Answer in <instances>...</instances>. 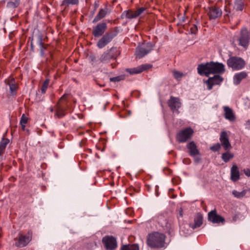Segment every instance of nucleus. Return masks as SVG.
<instances>
[{
    "mask_svg": "<svg viewBox=\"0 0 250 250\" xmlns=\"http://www.w3.org/2000/svg\"><path fill=\"white\" fill-rule=\"evenodd\" d=\"M166 236L158 232L150 233L147 237V244L151 248L161 249L165 247Z\"/></svg>",
    "mask_w": 250,
    "mask_h": 250,
    "instance_id": "obj_1",
    "label": "nucleus"
},
{
    "mask_svg": "<svg viewBox=\"0 0 250 250\" xmlns=\"http://www.w3.org/2000/svg\"><path fill=\"white\" fill-rule=\"evenodd\" d=\"M225 11L227 12L228 13L226 14H225L224 16V18L225 22H228L229 21V13H230L229 11L228 12V10L227 9V7L225 8Z\"/></svg>",
    "mask_w": 250,
    "mask_h": 250,
    "instance_id": "obj_42",
    "label": "nucleus"
},
{
    "mask_svg": "<svg viewBox=\"0 0 250 250\" xmlns=\"http://www.w3.org/2000/svg\"><path fill=\"white\" fill-rule=\"evenodd\" d=\"M136 18V16L135 14V11L134 12L130 9L124 11L121 16V18L122 19H124L125 18L132 19Z\"/></svg>",
    "mask_w": 250,
    "mask_h": 250,
    "instance_id": "obj_25",
    "label": "nucleus"
},
{
    "mask_svg": "<svg viewBox=\"0 0 250 250\" xmlns=\"http://www.w3.org/2000/svg\"><path fill=\"white\" fill-rule=\"evenodd\" d=\"M152 67V65L148 64H145L141 65L137 67L133 68L126 69V72L129 73L130 74H139L143 71L146 70Z\"/></svg>",
    "mask_w": 250,
    "mask_h": 250,
    "instance_id": "obj_20",
    "label": "nucleus"
},
{
    "mask_svg": "<svg viewBox=\"0 0 250 250\" xmlns=\"http://www.w3.org/2000/svg\"><path fill=\"white\" fill-rule=\"evenodd\" d=\"M146 10V8L145 7H140L138 8L135 11V14L136 16V18L139 16L141 14H142L145 10Z\"/></svg>",
    "mask_w": 250,
    "mask_h": 250,
    "instance_id": "obj_37",
    "label": "nucleus"
},
{
    "mask_svg": "<svg viewBox=\"0 0 250 250\" xmlns=\"http://www.w3.org/2000/svg\"><path fill=\"white\" fill-rule=\"evenodd\" d=\"M234 157V155L229 152V150L226 151L222 154L221 158L225 162H228L230 160Z\"/></svg>",
    "mask_w": 250,
    "mask_h": 250,
    "instance_id": "obj_29",
    "label": "nucleus"
},
{
    "mask_svg": "<svg viewBox=\"0 0 250 250\" xmlns=\"http://www.w3.org/2000/svg\"><path fill=\"white\" fill-rule=\"evenodd\" d=\"M221 146H222L220 145V144L219 143H217L214 144V145H213L212 146H210V149L213 152L218 151L221 149Z\"/></svg>",
    "mask_w": 250,
    "mask_h": 250,
    "instance_id": "obj_36",
    "label": "nucleus"
},
{
    "mask_svg": "<svg viewBox=\"0 0 250 250\" xmlns=\"http://www.w3.org/2000/svg\"><path fill=\"white\" fill-rule=\"evenodd\" d=\"M244 172L246 175H247L248 177H250V168H247L246 169H244Z\"/></svg>",
    "mask_w": 250,
    "mask_h": 250,
    "instance_id": "obj_43",
    "label": "nucleus"
},
{
    "mask_svg": "<svg viewBox=\"0 0 250 250\" xmlns=\"http://www.w3.org/2000/svg\"><path fill=\"white\" fill-rule=\"evenodd\" d=\"M233 195L237 198H241L244 197L246 194L245 190H243L241 192H239L236 190H233L232 191Z\"/></svg>",
    "mask_w": 250,
    "mask_h": 250,
    "instance_id": "obj_35",
    "label": "nucleus"
},
{
    "mask_svg": "<svg viewBox=\"0 0 250 250\" xmlns=\"http://www.w3.org/2000/svg\"><path fill=\"white\" fill-rule=\"evenodd\" d=\"M9 142V139L6 138H2L0 143V156H1L3 154L6 146Z\"/></svg>",
    "mask_w": 250,
    "mask_h": 250,
    "instance_id": "obj_30",
    "label": "nucleus"
},
{
    "mask_svg": "<svg viewBox=\"0 0 250 250\" xmlns=\"http://www.w3.org/2000/svg\"><path fill=\"white\" fill-rule=\"evenodd\" d=\"M207 15L209 20H215L220 18L222 14V10L217 5H212L208 8Z\"/></svg>",
    "mask_w": 250,
    "mask_h": 250,
    "instance_id": "obj_11",
    "label": "nucleus"
},
{
    "mask_svg": "<svg viewBox=\"0 0 250 250\" xmlns=\"http://www.w3.org/2000/svg\"><path fill=\"white\" fill-rule=\"evenodd\" d=\"M28 118L26 117L25 114H23L21 116L20 124L26 125L27 123Z\"/></svg>",
    "mask_w": 250,
    "mask_h": 250,
    "instance_id": "obj_39",
    "label": "nucleus"
},
{
    "mask_svg": "<svg viewBox=\"0 0 250 250\" xmlns=\"http://www.w3.org/2000/svg\"><path fill=\"white\" fill-rule=\"evenodd\" d=\"M31 48H33V43H32V41H31Z\"/></svg>",
    "mask_w": 250,
    "mask_h": 250,
    "instance_id": "obj_47",
    "label": "nucleus"
},
{
    "mask_svg": "<svg viewBox=\"0 0 250 250\" xmlns=\"http://www.w3.org/2000/svg\"><path fill=\"white\" fill-rule=\"evenodd\" d=\"M119 32V27L116 26L110 29L97 42V45L99 48H103L108 44Z\"/></svg>",
    "mask_w": 250,
    "mask_h": 250,
    "instance_id": "obj_2",
    "label": "nucleus"
},
{
    "mask_svg": "<svg viewBox=\"0 0 250 250\" xmlns=\"http://www.w3.org/2000/svg\"><path fill=\"white\" fill-rule=\"evenodd\" d=\"M244 3L243 0H236L234 4V8L236 11H242Z\"/></svg>",
    "mask_w": 250,
    "mask_h": 250,
    "instance_id": "obj_33",
    "label": "nucleus"
},
{
    "mask_svg": "<svg viewBox=\"0 0 250 250\" xmlns=\"http://www.w3.org/2000/svg\"><path fill=\"white\" fill-rule=\"evenodd\" d=\"M248 76L247 72L242 71L239 73H236L233 77V83L235 85L239 84L241 81L245 79Z\"/></svg>",
    "mask_w": 250,
    "mask_h": 250,
    "instance_id": "obj_24",
    "label": "nucleus"
},
{
    "mask_svg": "<svg viewBox=\"0 0 250 250\" xmlns=\"http://www.w3.org/2000/svg\"><path fill=\"white\" fill-rule=\"evenodd\" d=\"M107 28V26L105 22L99 23L93 28L92 34L94 37H99L105 32Z\"/></svg>",
    "mask_w": 250,
    "mask_h": 250,
    "instance_id": "obj_16",
    "label": "nucleus"
},
{
    "mask_svg": "<svg viewBox=\"0 0 250 250\" xmlns=\"http://www.w3.org/2000/svg\"><path fill=\"white\" fill-rule=\"evenodd\" d=\"M21 3V0H9L7 3V7L9 9H15L17 8Z\"/></svg>",
    "mask_w": 250,
    "mask_h": 250,
    "instance_id": "obj_27",
    "label": "nucleus"
},
{
    "mask_svg": "<svg viewBox=\"0 0 250 250\" xmlns=\"http://www.w3.org/2000/svg\"><path fill=\"white\" fill-rule=\"evenodd\" d=\"M173 75L175 79H178L179 78H181L183 76V73L177 71H173Z\"/></svg>",
    "mask_w": 250,
    "mask_h": 250,
    "instance_id": "obj_40",
    "label": "nucleus"
},
{
    "mask_svg": "<svg viewBox=\"0 0 250 250\" xmlns=\"http://www.w3.org/2000/svg\"><path fill=\"white\" fill-rule=\"evenodd\" d=\"M211 74H223L225 71V65L219 62H210Z\"/></svg>",
    "mask_w": 250,
    "mask_h": 250,
    "instance_id": "obj_17",
    "label": "nucleus"
},
{
    "mask_svg": "<svg viewBox=\"0 0 250 250\" xmlns=\"http://www.w3.org/2000/svg\"><path fill=\"white\" fill-rule=\"evenodd\" d=\"M190 31L191 34H195L198 31L197 26L193 24L190 28Z\"/></svg>",
    "mask_w": 250,
    "mask_h": 250,
    "instance_id": "obj_41",
    "label": "nucleus"
},
{
    "mask_svg": "<svg viewBox=\"0 0 250 250\" xmlns=\"http://www.w3.org/2000/svg\"><path fill=\"white\" fill-rule=\"evenodd\" d=\"M167 104L170 110L173 112L179 113V108L181 106L180 99L178 97L171 96L167 101Z\"/></svg>",
    "mask_w": 250,
    "mask_h": 250,
    "instance_id": "obj_12",
    "label": "nucleus"
},
{
    "mask_svg": "<svg viewBox=\"0 0 250 250\" xmlns=\"http://www.w3.org/2000/svg\"><path fill=\"white\" fill-rule=\"evenodd\" d=\"M32 231L28 230L25 235H23L21 232L19 233V238H14L16 241L15 245L18 248H22L26 246L32 239Z\"/></svg>",
    "mask_w": 250,
    "mask_h": 250,
    "instance_id": "obj_6",
    "label": "nucleus"
},
{
    "mask_svg": "<svg viewBox=\"0 0 250 250\" xmlns=\"http://www.w3.org/2000/svg\"><path fill=\"white\" fill-rule=\"evenodd\" d=\"M5 82L9 86L10 90L11 92H13L17 90V87L15 84V81L13 78H9L8 80H6Z\"/></svg>",
    "mask_w": 250,
    "mask_h": 250,
    "instance_id": "obj_28",
    "label": "nucleus"
},
{
    "mask_svg": "<svg viewBox=\"0 0 250 250\" xmlns=\"http://www.w3.org/2000/svg\"><path fill=\"white\" fill-rule=\"evenodd\" d=\"M197 69L198 73L201 76L208 77L211 74L210 62L199 64L198 65Z\"/></svg>",
    "mask_w": 250,
    "mask_h": 250,
    "instance_id": "obj_15",
    "label": "nucleus"
},
{
    "mask_svg": "<svg viewBox=\"0 0 250 250\" xmlns=\"http://www.w3.org/2000/svg\"><path fill=\"white\" fill-rule=\"evenodd\" d=\"M120 50L116 47H111L110 49L104 52L100 56L99 61L100 62L107 63L111 61L116 60L120 55Z\"/></svg>",
    "mask_w": 250,
    "mask_h": 250,
    "instance_id": "obj_3",
    "label": "nucleus"
},
{
    "mask_svg": "<svg viewBox=\"0 0 250 250\" xmlns=\"http://www.w3.org/2000/svg\"><path fill=\"white\" fill-rule=\"evenodd\" d=\"M201 160V158H196L194 160V161L196 162V163H199Z\"/></svg>",
    "mask_w": 250,
    "mask_h": 250,
    "instance_id": "obj_46",
    "label": "nucleus"
},
{
    "mask_svg": "<svg viewBox=\"0 0 250 250\" xmlns=\"http://www.w3.org/2000/svg\"><path fill=\"white\" fill-rule=\"evenodd\" d=\"M231 179L232 181H236L240 179V173L238 167L233 165L230 170Z\"/></svg>",
    "mask_w": 250,
    "mask_h": 250,
    "instance_id": "obj_23",
    "label": "nucleus"
},
{
    "mask_svg": "<svg viewBox=\"0 0 250 250\" xmlns=\"http://www.w3.org/2000/svg\"><path fill=\"white\" fill-rule=\"evenodd\" d=\"M218 1H221V0H217Z\"/></svg>",
    "mask_w": 250,
    "mask_h": 250,
    "instance_id": "obj_50",
    "label": "nucleus"
},
{
    "mask_svg": "<svg viewBox=\"0 0 250 250\" xmlns=\"http://www.w3.org/2000/svg\"><path fill=\"white\" fill-rule=\"evenodd\" d=\"M223 78L218 75H215L213 77H209L206 81L208 89L211 90L214 85H219L223 81Z\"/></svg>",
    "mask_w": 250,
    "mask_h": 250,
    "instance_id": "obj_18",
    "label": "nucleus"
},
{
    "mask_svg": "<svg viewBox=\"0 0 250 250\" xmlns=\"http://www.w3.org/2000/svg\"><path fill=\"white\" fill-rule=\"evenodd\" d=\"M153 45L151 42L143 43L138 46L136 49V57L141 59L145 55L149 53L153 49Z\"/></svg>",
    "mask_w": 250,
    "mask_h": 250,
    "instance_id": "obj_8",
    "label": "nucleus"
},
{
    "mask_svg": "<svg viewBox=\"0 0 250 250\" xmlns=\"http://www.w3.org/2000/svg\"><path fill=\"white\" fill-rule=\"evenodd\" d=\"M107 8L101 9L99 11L94 20H93V23H96L99 21L103 18H104L107 14Z\"/></svg>",
    "mask_w": 250,
    "mask_h": 250,
    "instance_id": "obj_26",
    "label": "nucleus"
},
{
    "mask_svg": "<svg viewBox=\"0 0 250 250\" xmlns=\"http://www.w3.org/2000/svg\"><path fill=\"white\" fill-rule=\"evenodd\" d=\"M203 217L201 213H197L195 216L194 223L190 224L189 226L192 229L199 228L203 224Z\"/></svg>",
    "mask_w": 250,
    "mask_h": 250,
    "instance_id": "obj_22",
    "label": "nucleus"
},
{
    "mask_svg": "<svg viewBox=\"0 0 250 250\" xmlns=\"http://www.w3.org/2000/svg\"><path fill=\"white\" fill-rule=\"evenodd\" d=\"M123 79V76H118L115 77H112L110 78V81L111 82H119Z\"/></svg>",
    "mask_w": 250,
    "mask_h": 250,
    "instance_id": "obj_38",
    "label": "nucleus"
},
{
    "mask_svg": "<svg viewBox=\"0 0 250 250\" xmlns=\"http://www.w3.org/2000/svg\"><path fill=\"white\" fill-rule=\"evenodd\" d=\"M116 2V0H114L113 1V3H114V2Z\"/></svg>",
    "mask_w": 250,
    "mask_h": 250,
    "instance_id": "obj_49",
    "label": "nucleus"
},
{
    "mask_svg": "<svg viewBox=\"0 0 250 250\" xmlns=\"http://www.w3.org/2000/svg\"><path fill=\"white\" fill-rule=\"evenodd\" d=\"M239 45L247 48L250 41V31L246 27H243L240 31V36L238 39Z\"/></svg>",
    "mask_w": 250,
    "mask_h": 250,
    "instance_id": "obj_9",
    "label": "nucleus"
},
{
    "mask_svg": "<svg viewBox=\"0 0 250 250\" xmlns=\"http://www.w3.org/2000/svg\"><path fill=\"white\" fill-rule=\"evenodd\" d=\"M21 126V128H22V130L23 131H26L28 133V134H29V131L28 129H25V125H23V124H20Z\"/></svg>",
    "mask_w": 250,
    "mask_h": 250,
    "instance_id": "obj_44",
    "label": "nucleus"
},
{
    "mask_svg": "<svg viewBox=\"0 0 250 250\" xmlns=\"http://www.w3.org/2000/svg\"><path fill=\"white\" fill-rule=\"evenodd\" d=\"M50 82V80L48 79H46L42 83V85L41 87V93L42 94H44L46 91V89L48 87Z\"/></svg>",
    "mask_w": 250,
    "mask_h": 250,
    "instance_id": "obj_34",
    "label": "nucleus"
},
{
    "mask_svg": "<svg viewBox=\"0 0 250 250\" xmlns=\"http://www.w3.org/2000/svg\"><path fill=\"white\" fill-rule=\"evenodd\" d=\"M186 147L190 156L195 157V156L200 155L197 146L194 141H192L188 143L186 145Z\"/></svg>",
    "mask_w": 250,
    "mask_h": 250,
    "instance_id": "obj_19",
    "label": "nucleus"
},
{
    "mask_svg": "<svg viewBox=\"0 0 250 250\" xmlns=\"http://www.w3.org/2000/svg\"><path fill=\"white\" fill-rule=\"evenodd\" d=\"M79 3V0H63L62 3V6H65V7L68 6L69 5H78Z\"/></svg>",
    "mask_w": 250,
    "mask_h": 250,
    "instance_id": "obj_32",
    "label": "nucleus"
},
{
    "mask_svg": "<svg viewBox=\"0 0 250 250\" xmlns=\"http://www.w3.org/2000/svg\"><path fill=\"white\" fill-rule=\"evenodd\" d=\"M102 242L106 250H114L117 247L116 239L113 236L106 235L102 239Z\"/></svg>",
    "mask_w": 250,
    "mask_h": 250,
    "instance_id": "obj_10",
    "label": "nucleus"
},
{
    "mask_svg": "<svg viewBox=\"0 0 250 250\" xmlns=\"http://www.w3.org/2000/svg\"><path fill=\"white\" fill-rule=\"evenodd\" d=\"M219 140L220 145L225 150H230L231 149L232 146L229 141V135L226 131H223L221 132Z\"/></svg>",
    "mask_w": 250,
    "mask_h": 250,
    "instance_id": "obj_13",
    "label": "nucleus"
},
{
    "mask_svg": "<svg viewBox=\"0 0 250 250\" xmlns=\"http://www.w3.org/2000/svg\"><path fill=\"white\" fill-rule=\"evenodd\" d=\"M50 111L52 112L53 111V109L52 108H50Z\"/></svg>",
    "mask_w": 250,
    "mask_h": 250,
    "instance_id": "obj_48",
    "label": "nucleus"
},
{
    "mask_svg": "<svg viewBox=\"0 0 250 250\" xmlns=\"http://www.w3.org/2000/svg\"><path fill=\"white\" fill-rule=\"evenodd\" d=\"M208 221L213 224H219L220 223L224 224L225 222V218L218 214L215 209L208 213Z\"/></svg>",
    "mask_w": 250,
    "mask_h": 250,
    "instance_id": "obj_14",
    "label": "nucleus"
},
{
    "mask_svg": "<svg viewBox=\"0 0 250 250\" xmlns=\"http://www.w3.org/2000/svg\"><path fill=\"white\" fill-rule=\"evenodd\" d=\"M90 58L91 59V62H94L96 60V58L95 56H90Z\"/></svg>",
    "mask_w": 250,
    "mask_h": 250,
    "instance_id": "obj_45",
    "label": "nucleus"
},
{
    "mask_svg": "<svg viewBox=\"0 0 250 250\" xmlns=\"http://www.w3.org/2000/svg\"><path fill=\"white\" fill-rule=\"evenodd\" d=\"M68 95L66 94H63L59 99L56 104V113L55 116L58 118L63 117L65 114V111L67 107V99Z\"/></svg>",
    "mask_w": 250,
    "mask_h": 250,
    "instance_id": "obj_4",
    "label": "nucleus"
},
{
    "mask_svg": "<svg viewBox=\"0 0 250 250\" xmlns=\"http://www.w3.org/2000/svg\"><path fill=\"white\" fill-rule=\"evenodd\" d=\"M227 64L229 67L233 70H238L242 69L245 66V62L240 57L232 56L228 59Z\"/></svg>",
    "mask_w": 250,
    "mask_h": 250,
    "instance_id": "obj_7",
    "label": "nucleus"
},
{
    "mask_svg": "<svg viewBox=\"0 0 250 250\" xmlns=\"http://www.w3.org/2000/svg\"><path fill=\"white\" fill-rule=\"evenodd\" d=\"M121 250H139V247L138 244H128L123 245Z\"/></svg>",
    "mask_w": 250,
    "mask_h": 250,
    "instance_id": "obj_31",
    "label": "nucleus"
},
{
    "mask_svg": "<svg viewBox=\"0 0 250 250\" xmlns=\"http://www.w3.org/2000/svg\"><path fill=\"white\" fill-rule=\"evenodd\" d=\"M223 109L225 118L230 122L234 121L236 118L232 109L228 106H224Z\"/></svg>",
    "mask_w": 250,
    "mask_h": 250,
    "instance_id": "obj_21",
    "label": "nucleus"
},
{
    "mask_svg": "<svg viewBox=\"0 0 250 250\" xmlns=\"http://www.w3.org/2000/svg\"><path fill=\"white\" fill-rule=\"evenodd\" d=\"M194 131L190 127H186L178 132L176 135V140L179 143H184L190 140Z\"/></svg>",
    "mask_w": 250,
    "mask_h": 250,
    "instance_id": "obj_5",
    "label": "nucleus"
}]
</instances>
